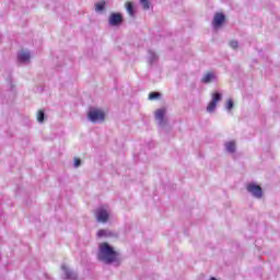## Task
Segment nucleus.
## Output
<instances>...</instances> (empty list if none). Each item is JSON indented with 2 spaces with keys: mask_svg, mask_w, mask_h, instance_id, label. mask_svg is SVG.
Wrapping results in <instances>:
<instances>
[{
  "mask_svg": "<svg viewBox=\"0 0 280 280\" xmlns=\"http://www.w3.org/2000/svg\"><path fill=\"white\" fill-rule=\"evenodd\" d=\"M226 21V16L223 13H215L212 25L214 28L222 27V24Z\"/></svg>",
  "mask_w": 280,
  "mask_h": 280,
  "instance_id": "obj_8",
  "label": "nucleus"
},
{
  "mask_svg": "<svg viewBox=\"0 0 280 280\" xmlns=\"http://www.w3.org/2000/svg\"><path fill=\"white\" fill-rule=\"evenodd\" d=\"M106 115L104 114V112L100 110V109H90V112L88 113V118L90 121H92V124H101L102 121H104Z\"/></svg>",
  "mask_w": 280,
  "mask_h": 280,
  "instance_id": "obj_3",
  "label": "nucleus"
},
{
  "mask_svg": "<svg viewBox=\"0 0 280 280\" xmlns=\"http://www.w3.org/2000/svg\"><path fill=\"white\" fill-rule=\"evenodd\" d=\"M165 113H167L165 108H160L155 112V119L160 128H165L167 126V118H165Z\"/></svg>",
  "mask_w": 280,
  "mask_h": 280,
  "instance_id": "obj_4",
  "label": "nucleus"
},
{
  "mask_svg": "<svg viewBox=\"0 0 280 280\" xmlns=\"http://www.w3.org/2000/svg\"><path fill=\"white\" fill-rule=\"evenodd\" d=\"M80 165H82V160L75 158V159H74V164H73V166H74V167H80Z\"/></svg>",
  "mask_w": 280,
  "mask_h": 280,
  "instance_id": "obj_22",
  "label": "nucleus"
},
{
  "mask_svg": "<svg viewBox=\"0 0 280 280\" xmlns=\"http://www.w3.org/2000/svg\"><path fill=\"white\" fill-rule=\"evenodd\" d=\"M97 259L106 266L113 264L115 266H121V258L119 257L118 252L108 243H101L98 245Z\"/></svg>",
  "mask_w": 280,
  "mask_h": 280,
  "instance_id": "obj_1",
  "label": "nucleus"
},
{
  "mask_svg": "<svg viewBox=\"0 0 280 280\" xmlns=\"http://www.w3.org/2000/svg\"><path fill=\"white\" fill-rule=\"evenodd\" d=\"M32 58V55L30 51H20L18 54V59L20 62H30V59Z\"/></svg>",
  "mask_w": 280,
  "mask_h": 280,
  "instance_id": "obj_11",
  "label": "nucleus"
},
{
  "mask_svg": "<svg viewBox=\"0 0 280 280\" xmlns=\"http://www.w3.org/2000/svg\"><path fill=\"white\" fill-rule=\"evenodd\" d=\"M230 47L232 49H237L240 47V43L237 40L230 42Z\"/></svg>",
  "mask_w": 280,
  "mask_h": 280,
  "instance_id": "obj_20",
  "label": "nucleus"
},
{
  "mask_svg": "<svg viewBox=\"0 0 280 280\" xmlns=\"http://www.w3.org/2000/svg\"><path fill=\"white\" fill-rule=\"evenodd\" d=\"M97 222H102L103 224L108 222V211L104 208H98L95 211Z\"/></svg>",
  "mask_w": 280,
  "mask_h": 280,
  "instance_id": "obj_7",
  "label": "nucleus"
},
{
  "mask_svg": "<svg viewBox=\"0 0 280 280\" xmlns=\"http://www.w3.org/2000/svg\"><path fill=\"white\" fill-rule=\"evenodd\" d=\"M159 97H161V93L159 92H151L149 94V100H159Z\"/></svg>",
  "mask_w": 280,
  "mask_h": 280,
  "instance_id": "obj_19",
  "label": "nucleus"
},
{
  "mask_svg": "<svg viewBox=\"0 0 280 280\" xmlns=\"http://www.w3.org/2000/svg\"><path fill=\"white\" fill-rule=\"evenodd\" d=\"M218 80V77L213 72H207L202 78L201 82L202 84H211V82H215Z\"/></svg>",
  "mask_w": 280,
  "mask_h": 280,
  "instance_id": "obj_10",
  "label": "nucleus"
},
{
  "mask_svg": "<svg viewBox=\"0 0 280 280\" xmlns=\"http://www.w3.org/2000/svg\"><path fill=\"white\" fill-rule=\"evenodd\" d=\"M37 121H38V124H43L45 121V110H43V109L38 110Z\"/></svg>",
  "mask_w": 280,
  "mask_h": 280,
  "instance_id": "obj_16",
  "label": "nucleus"
},
{
  "mask_svg": "<svg viewBox=\"0 0 280 280\" xmlns=\"http://www.w3.org/2000/svg\"><path fill=\"white\" fill-rule=\"evenodd\" d=\"M234 104L233 100H229L226 103V110H233Z\"/></svg>",
  "mask_w": 280,
  "mask_h": 280,
  "instance_id": "obj_21",
  "label": "nucleus"
},
{
  "mask_svg": "<svg viewBox=\"0 0 280 280\" xmlns=\"http://www.w3.org/2000/svg\"><path fill=\"white\" fill-rule=\"evenodd\" d=\"M225 150L230 153V154H234L236 147H235V142L230 141L225 143Z\"/></svg>",
  "mask_w": 280,
  "mask_h": 280,
  "instance_id": "obj_14",
  "label": "nucleus"
},
{
  "mask_svg": "<svg viewBox=\"0 0 280 280\" xmlns=\"http://www.w3.org/2000/svg\"><path fill=\"white\" fill-rule=\"evenodd\" d=\"M246 189L254 198H257L258 200L264 198V189H261V186L255 183H249L246 185Z\"/></svg>",
  "mask_w": 280,
  "mask_h": 280,
  "instance_id": "obj_2",
  "label": "nucleus"
},
{
  "mask_svg": "<svg viewBox=\"0 0 280 280\" xmlns=\"http://www.w3.org/2000/svg\"><path fill=\"white\" fill-rule=\"evenodd\" d=\"M222 100V94L220 92H215L212 94V100L207 106V112L208 113H213L218 106V102Z\"/></svg>",
  "mask_w": 280,
  "mask_h": 280,
  "instance_id": "obj_6",
  "label": "nucleus"
},
{
  "mask_svg": "<svg viewBox=\"0 0 280 280\" xmlns=\"http://www.w3.org/2000/svg\"><path fill=\"white\" fill-rule=\"evenodd\" d=\"M61 270H63L66 279L78 280V273L75 271L69 269L66 265L61 266Z\"/></svg>",
  "mask_w": 280,
  "mask_h": 280,
  "instance_id": "obj_9",
  "label": "nucleus"
},
{
  "mask_svg": "<svg viewBox=\"0 0 280 280\" xmlns=\"http://www.w3.org/2000/svg\"><path fill=\"white\" fill-rule=\"evenodd\" d=\"M108 23L110 27H119L124 23V15L121 13H110Z\"/></svg>",
  "mask_w": 280,
  "mask_h": 280,
  "instance_id": "obj_5",
  "label": "nucleus"
},
{
  "mask_svg": "<svg viewBox=\"0 0 280 280\" xmlns=\"http://www.w3.org/2000/svg\"><path fill=\"white\" fill-rule=\"evenodd\" d=\"M104 8H106V3H104V2H100V3H96V4H95V11H96V12H102V11H104Z\"/></svg>",
  "mask_w": 280,
  "mask_h": 280,
  "instance_id": "obj_17",
  "label": "nucleus"
},
{
  "mask_svg": "<svg viewBox=\"0 0 280 280\" xmlns=\"http://www.w3.org/2000/svg\"><path fill=\"white\" fill-rule=\"evenodd\" d=\"M159 60V55L154 52L153 50H149V57H148V62L150 66L154 65Z\"/></svg>",
  "mask_w": 280,
  "mask_h": 280,
  "instance_id": "obj_12",
  "label": "nucleus"
},
{
  "mask_svg": "<svg viewBox=\"0 0 280 280\" xmlns=\"http://www.w3.org/2000/svg\"><path fill=\"white\" fill-rule=\"evenodd\" d=\"M114 233L109 230H98L97 237H113Z\"/></svg>",
  "mask_w": 280,
  "mask_h": 280,
  "instance_id": "obj_13",
  "label": "nucleus"
},
{
  "mask_svg": "<svg viewBox=\"0 0 280 280\" xmlns=\"http://www.w3.org/2000/svg\"><path fill=\"white\" fill-rule=\"evenodd\" d=\"M126 9L129 15L135 16V4L132 2H127Z\"/></svg>",
  "mask_w": 280,
  "mask_h": 280,
  "instance_id": "obj_15",
  "label": "nucleus"
},
{
  "mask_svg": "<svg viewBox=\"0 0 280 280\" xmlns=\"http://www.w3.org/2000/svg\"><path fill=\"white\" fill-rule=\"evenodd\" d=\"M143 10H150V0H140Z\"/></svg>",
  "mask_w": 280,
  "mask_h": 280,
  "instance_id": "obj_18",
  "label": "nucleus"
}]
</instances>
